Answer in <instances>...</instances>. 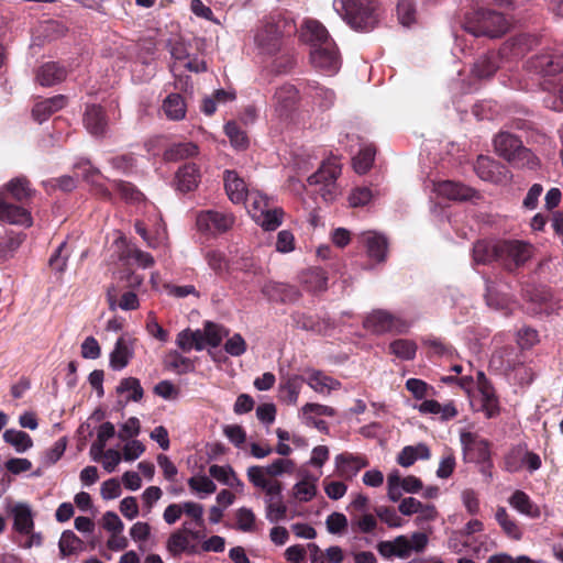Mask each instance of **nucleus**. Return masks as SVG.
Returning a JSON list of instances; mask_svg holds the SVG:
<instances>
[{"label":"nucleus","instance_id":"5fc2aeb1","mask_svg":"<svg viewBox=\"0 0 563 563\" xmlns=\"http://www.w3.org/2000/svg\"><path fill=\"white\" fill-rule=\"evenodd\" d=\"M117 393L125 395L126 401H140L143 398V388L135 377L123 378L117 387Z\"/></svg>","mask_w":563,"mask_h":563},{"label":"nucleus","instance_id":"ddd939ff","mask_svg":"<svg viewBox=\"0 0 563 563\" xmlns=\"http://www.w3.org/2000/svg\"><path fill=\"white\" fill-rule=\"evenodd\" d=\"M197 227L200 231L216 234L228 231L234 224L232 213L214 210L201 211L197 216Z\"/></svg>","mask_w":563,"mask_h":563},{"label":"nucleus","instance_id":"c03bdc74","mask_svg":"<svg viewBox=\"0 0 563 563\" xmlns=\"http://www.w3.org/2000/svg\"><path fill=\"white\" fill-rule=\"evenodd\" d=\"M162 108L169 120L180 121L186 117L187 107L179 93L168 95L163 101Z\"/></svg>","mask_w":563,"mask_h":563},{"label":"nucleus","instance_id":"13d9d810","mask_svg":"<svg viewBox=\"0 0 563 563\" xmlns=\"http://www.w3.org/2000/svg\"><path fill=\"white\" fill-rule=\"evenodd\" d=\"M389 349L393 354L405 361L413 360L417 353V344L413 341L407 339H398L393 341L389 345Z\"/></svg>","mask_w":563,"mask_h":563},{"label":"nucleus","instance_id":"6e6552de","mask_svg":"<svg viewBox=\"0 0 563 563\" xmlns=\"http://www.w3.org/2000/svg\"><path fill=\"white\" fill-rule=\"evenodd\" d=\"M341 174V164L336 158H329L322 163L319 169L307 179L310 186L320 185L319 194L324 201H331L336 196L335 180Z\"/></svg>","mask_w":563,"mask_h":563},{"label":"nucleus","instance_id":"a18cd8bd","mask_svg":"<svg viewBox=\"0 0 563 563\" xmlns=\"http://www.w3.org/2000/svg\"><path fill=\"white\" fill-rule=\"evenodd\" d=\"M58 549L60 556L67 558L85 551V542L71 530H65L58 541Z\"/></svg>","mask_w":563,"mask_h":563},{"label":"nucleus","instance_id":"4468645a","mask_svg":"<svg viewBox=\"0 0 563 563\" xmlns=\"http://www.w3.org/2000/svg\"><path fill=\"white\" fill-rule=\"evenodd\" d=\"M461 443L465 460L483 463L489 459V443L472 432L461 434Z\"/></svg>","mask_w":563,"mask_h":563},{"label":"nucleus","instance_id":"a878e982","mask_svg":"<svg viewBox=\"0 0 563 563\" xmlns=\"http://www.w3.org/2000/svg\"><path fill=\"white\" fill-rule=\"evenodd\" d=\"M365 246L367 256L377 263L384 262L387 254V241L384 235L376 232H364L360 236Z\"/></svg>","mask_w":563,"mask_h":563},{"label":"nucleus","instance_id":"680f3d73","mask_svg":"<svg viewBox=\"0 0 563 563\" xmlns=\"http://www.w3.org/2000/svg\"><path fill=\"white\" fill-rule=\"evenodd\" d=\"M236 528L242 532L256 531V516L251 508L241 507L235 511Z\"/></svg>","mask_w":563,"mask_h":563},{"label":"nucleus","instance_id":"2eb2a0df","mask_svg":"<svg viewBox=\"0 0 563 563\" xmlns=\"http://www.w3.org/2000/svg\"><path fill=\"white\" fill-rule=\"evenodd\" d=\"M299 101L298 89L290 84L278 87L273 96V108L278 118H288Z\"/></svg>","mask_w":563,"mask_h":563},{"label":"nucleus","instance_id":"39448f33","mask_svg":"<svg viewBox=\"0 0 563 563\" xmlns=\"http://www.w3.org/2000/svg\"><path fill=\"white\" fill-rule=\"evenodd\" d=\"M254 487L265 493L264 503L266 519L272 522H278L286 518L287 506L284 503L283 485L277 479H264L260 475V470H254L251 477Z\"/></svg>","mask_w":563,"mask_h":563},{"label":"nucleus","instance_id":"473e14b6","mask_svg":"<svg viewBox=\"0 0 563 563\" xmlns=\"http://www.w3.org/2000/svg\"><path fill=\"white\" fill-rule=\"evenodd\" d=\"M66 97L57 95L35 103L32 115L38 123L46 121L54 112L66 106Z\"/></svg>","mask_w":563,"mask_h":563},{"label":"nucleus","instance_id":"4d7b16f0","mask_svg":"<svg viewBox=\"0 0 563 563\" xmlns=\"http://www.w3.org/2000/svg\"><path fill=\"white\" fill-rule=\"evenodd\" d=\"M308 95L321 108H329L333 104L335 95L331 89L319 86L317 82L308 85Z\"/></svg>","mask_w":563,"mask_h":563},{"label":"nucleus","instance_id":"bf43d9fd","mask_svg":"<svg viewBox=\"0 0 563 563\" xmlns=\"http://www.w3.org/2000/svg\"><path fill=\"white\" fill-rule=\"evenodd\" d=\"M205 260L217 275H222L229 271V260L220 250H208L205 253Z\"/></svg>","mask_w":563,"mask_h":563},{"label":"nucleus","instance_id":"603ef678","mask_svg":"<svg viewBox=\"0 0 563 563\" xmlns=\"http://www.w3.org/2000/svg\"><path fill=\"white\" fill-rule=\"evenodd\" d=\"M3 440L12 445L18 453L26 452L33 446L32 438L26 432L15 429L5 430Z\"/></svg>","mask_w":563,"mask_h":563},{"label":"nucleus","instance_id":"9d476101","mask_svg":"<svg viewBox=\"0 0 563 563\" xmlns=\"http://www.w3.org/2000/svg\"><path fill=\"white\" fill-rule=\"evenodd\" d=\"M286 26L282 21L276 23H267L264 25L255 35V43L264 54H275L280 48V38L284 35H290L295 32L296 27L289 25L288 30H284Z\"/></svg>","mask_w":563,"mask_h":563},{"label":"nucleus","instance_id":"1a4fd4ad","mask_svg":"<svg viewBox=\"0 0 563 563\" xmlns=\"http://www.w3.org/2000/svg\"><path fill=\"white\" fill-rule=\"evenodd\" d=\"M364 327L376 334L387 332L401 333L407 331L409 323L399 316L393 314L386 310H375L366 317Z\"/></svg>","mask_w":563,"mask_h":563},{"label":"nucleus","instance_id":"72a5a7b5","mask_svg":"<svg viewBox=\"0 0 563 563\" xmlns=\"http://www.w3.org/2000/svg\"><path fill=\"white\" fill-rule=\"evenodd\" d=\"M66 69L55 62L43 64L37 73L36 80L41 86L49 87L63 81L66 78Z\"/></svg>","mask_w":563,"mask_h":563},{"label":"nucleus","instance_id":"f704fd0d","mask_svg":"<svg viewBox=\"0 0 563 563\" xmlns=\"http://www.w3.org/2000/svg\"><path fill=\"white\" fill-rule=\"evenodd\" d=\"M199 169L195 164H186L176 173V187L181 192H188L198 187Z\"/></svg>","mask_w":563,"mask_h":563},{"label":"nucleus","instance_id":"b1692460","mask_svg":"<svg viewBox=\"0 0 563 563\" xmlns=\"http://www.w3.org/2000/svg\"><path fill=\"white\" fill-rule=\"evenodd\" d=\"M433 186L434 191L439 196L450 200H468L476 195V191L473 188L452 180H442L435 183Z\"/></svg>","mask_w":563,"mask_h":563},{"label":"nucleus","instance_id":"9b49d317","mask_svg":"<svg viewBox=\"0 0 563 563\" xmlns=\"http://www.w3.org/2000/svg\"><path fill=\"white\" fill-rule=\"evenodd\" d=\"M510 48L503 46L498 52H490L477 58L472 74L478 79L490 78L498 69L504 68Z\"/></svg>","mask_w":563,"mask_h":563},{"label":"nucleus","instance_id":"bb28decb","mask_svg":"<svg viewBox=\"0 0 563 563\" xmlns=\"http://www.w3.org/2000/svg\"><path fill=\"white\" fill-rule=\"evenodd\" d=\"M133 340L126 336H120L110 353V366L114 371H121L128 366L133 357Z\"/></svg>","mask_w":563,"mask_h":563},{"label":"nucleus","instance_id":"f8f14e48","mask_svg":"<svg viewBox=\"0 0 563 563\" xmlns=\"http://www.w3.org/2000/svg\"><path fill=\"white\" fill-rule=\"evenodd\" d=\"M420 478L409 475L401 477L399 471L395 470L387 476V496L391 501H398L404 493L416 494L422 489Z\"/></svg>","mask_w":563,"mask_h":563},{"label":"nucleus","instance_id":"2f4dec72","mask_svg":"<svg viewBox=\"0 0 563 563\" xmlns=\"http://www.w3.org/2000/svg\"><path fill=\"white\" fill-rule=\"evenodd\" d=\"M13 527L22 534H31L34 528L33 511L30 505L18 503L11 508Z\"/></svg>","mask_w":563,"mask_h":563},{"label":"nucleus","instance_id":"de8ad7c7","mask_svg":"<svg viewBox=\"0 0 563 563\" xmlns=\"http://www.w3.org/2000/svg\"><path fill=\"white\" fill-rule=\"evenodd\" d=\"M495 519L503 531L512 540L519 541L522 538V530L518 522L512 519L505 507H498Z\"/></svg>","mask_w":563,"mask_h":563},{"label":"nucleus","instance_id":"3c124183","mask_svg":"<svg viewBox=\"0 0 563 563\" xmlns=\"http://www.w3.org/2000/svg\"><path fill=\"white\" fill-rule=\"evenodd\" d=\"M201 334L205 341V347H217L221 344L223 338L229 335V330L223 325L208 321L205 323Z\"/></svg>","mask_w":563,"mask_h":563},{"label":"nucleus","instance_id":"f03ea898","mask_svg":"<svg viewBox=\"0 0 563 563\" xmlns=\"http://www.w3.org/2000/svg\"><path fill=\"white\" fill-rule=\"evenodd\" d=\"M333 7L356 31H372L379 22L380 12L376 0H334Z\"/></svg>","mask_w":563,"mask_h":563},{"label":"nucleus","instance_id":"49530a36","mask_svg":"<svg viewBox=\"0 0 563 563\" xmlns=\"http://www.w3.org/2000/svg\"><path fill=\"white\" fill-rule=\"evenodd\" d=\"M4 195L8 192L13 199L23 203L33 195L30 181L25 177H16L10 180L4 188Z\"/></svg>","mask_w":563,"mask_h":563},{"label":"nucleus","instance_id":"c85d7f7f","mask_svg":"<svg viewBox=\"0 0 563 563\" xmlns=\"http://www.w3.org/2000/svg\"><path fill=\"white\" fill-rule=\"evenodd\" d=\"M376 548L378 553L385 559H407L411 555L409 538L406 536H398L391 541H380Z\"/></svg>","mask_w":563,"mask_h":563},{"label":"nucleus","instance_id":"58836bf2","mask_svg":"<svg viewBox=\"0 0 563 563\" xmlns=\"http://www.w3.org/2000/svg\"><path fill=\"white\" fill-rule=\"evenodd\" d=\"M300 282L308 291L318 292L327 288L328 276L322 268L311 267L301 273Z\"/></svg>","mask_w":563,"mask_h":563},{"label":"nucleus","instance_id":"423d86ee","mask_svg":"<svg viewBox=\"0 0 563 563\" xmlns=\"http://www.w3.org/2000/svg\"><path fill=\"white\" fill-rule=\"evenodd\" d=\"M495 152L515 167L533 168L537 165L533 153L523 146L520 139L508 132H500L494 139Z\"/></svg>","mask_w":563,"mask_h":563},{"label":"nucleus","instance_id":"c756f323","mask_svg":"<svg viewBox=\"0 0 563 563\" xmlns=\"http://www.w3.org/2000/svg\"><path fill=\"white\" fill-rule=\"evenodd\" d=\"M224 188L233 203L245 202L251 191L247 189L245 181L234 170L224 172Z\"/></svg>","mask_w":563,"mask_h":563},{"label":"nucleus","instance_id":"4be33fe9","mask_svg":"<svg viewBox=\"0 0 563 563\" xmlns=\"http://www.w3.org/2000/svg\"><path fill=\"white\" fill-rule=\"evenodd\" d=\"M0 220L10 224L30 227L32 218L30 212L23 207L14 206L4 198V192H0Z\"/></svg>","mask_w":563,"mask_h":563},{"label":"nucleus","instance_id":"412c9836","mask_svg":"<svg viewBox=\"0 0 563 563\" xmlns=\"http://www.w3.org/2000/svg\"><path fill=\"white\" fill-rule=\"evenodd\" d=\"M368 465L366 457L351 453H341L335 456V467L339 475L345 479H352L357 473Z\"/></svg>","mask_w":563,"mask_h":563},{"label":"nucleus","instance_id":"0eeeda50","mask_svg":"<svg viewBox=\"0 0 563 563\" xmlns=\"http://www.w3.org/2000/svg\"><path fill=\"white\" fill-rule=\"evenodd\" d=\"M498 263L508 271L522 266L533 254V245L520 240L497 242Z\"/></svg>","mask_w":563,"mask_h":563},{"label":"nucleus","instance_id":"5701e85b","mask_svg":"<svg viewBox=\"0 0 563 563\" xmlns=\"http://www.w3.org/2000/svg\"><path fill=\"white\" fill-rule=\"evenodd\" d=\"M254 470H260V475L262 476V478L272 479L271 477H279L285 473H292L295 470V462L290 459L279 457L274 460L266 466H250L246 471V475L250 482Z\"/></svg>","mask_w":563,"mask_h":563},{"label":"nucleus","instance_id":"393cba45","mask_svg":"<svg viewBox=\"0 0 563 563\" xmlns=\"http://www.w3.org/2000/svg\"><path fill=\"white\" fill-rule=\"evenodd\" d=\"M474 168L478 177L486 181L498 184L507 177L505 167L489 157L479 156Z\"/></svg>","mask_w":563,"mask_h":563},{"label":"nucleus","instance_id":"a19ab883","mask_svg":"<svg viewBox=\"0 0 563 563\" xmlns=\"http://www.w3.org/2000/svg\"><path fill=\"white\" fill-rule=\"evenodd\" d=\"M176 344L184 352H190L191 350L202 351L205 349V341L201 330L185 329L180 331L177 334Z\"/></svg>","mask_w":563,"mask_h":563},{"label":"nucleus","instance_id":"4c0bfd02","mask_svg":"<svg viewBox=\"0 0 563 563\" xmlns=\"http://www.w3.org/2000/svg\"><path fill=\"white\" fill-rule=\"evenodd\" d=\"M307 384L316 393L322 395H329L331 391L336 390L341 387V383L320 371H312L308 376Z\"/></svg>","mask_w":563,"mask_h":563},{"label":"nucleus","instance_id":"0e129e2a","mask_svg":"<svg viewBox=\"0 0 563 563\" xmlns=\"http://www.w3.org/2000/svg\"><path fill=\"white\" fill-rule=\"evenodd\" d=\"M375 157V150L365 146L360 150L358 154L353 158V167L360 175L365 174L372 167Z\"/></svg>","mask_w":563,"mask_h":563},{"label":"nucleus","instance_id":"37998d69","mask_svg":"<svg viewBox=\"0 0 563 563\" xmlns=\"http://www.w3.org/2000/svg\"><path fill=\"white\" fill-rule=\"evenodd\" d=\"M198 145L194 142H179L170 144L165 153L166 161L177 162L186 158L194 157L198 154Z\"/></svg>","mask_w":563,"mask_h":563},{"label":"nucleus","instance_id":"c9c22d12","mask_svg":"<svg viewBox=\"0 0 563 563\" xmlns=\"http://www.w3.org/2000/svg\"><path fill=\"white\" fill-rule=\"evenodd\" d=\"M115 434L114 424L107 421L101 423L97 429V439L91 444L89 455L92 461L100 462V455L106 449L107 442Z\"/></svg>","mask_w":563,"mask_h":563},{"label":"nucleus","instance_id":"6ab92c4d","mask_svg":"<svg viewBox=\"0 0 563 563\" xmlns=\"http://www.w3.org/2000/svg\"><path fill=\"white\" fill-rule=\"evenodd\" d=\"M300 479L291 487V497L298 503H309L317 495L318 477L308 471H299Z\"/></svg>","mask_w":563,"mask_h":563},{"label":"nucleus","instance_id":"e2e57ef3","mask_svg":"<svg viewBox=\"0 0 563 563\" xmlns=\"http://www.w3.org/2000/svg\"><path fill=\"white\" fill-rule=\"evenodd\" d=\"M224 132L234 148L241 151L249 146L246 133L235 122H228Z\"/></svg>","mask_w":563,"mask_h":563},{"label":"nucleus","instance_id":"f3484780","mask_svg":"<svg viewBox=\"0 0 563 563\" xmlns=\"http://www.w3.org/2000/svg\"><path fill=\"white\" fill-rule=\"evenodd\" d=\"M119 285L111 286L107 290V300L110 310L121 309L124 311L135 310L140 307V300L135 291L125 290L120 295Z\"/></svg>","mask_w":563,"mask_h":563},{"label":"nucleus","instance_id":"aec40b11","mask_svg":"<svg viewBox=\"0 0 563 563\" xmlns=\"http://www.w3.org/2000/svg\"><path fill=\"white\" fill-rule=\"evenodd\" d=\"M521 364L518 352L514 347H503L496 351L489 361V367L499 373L507 374Z\"/></svg>","mask_w":563,"mask_h":563},{"label":"nucleus","instance_id":"09e8293b","mask_svg":"<svg viewBox=\"0 0 563 563\" xmlns=\"http://www.w3.org/2000/svg\"><path fill=\"white\" fill-rule=\"evenodd\" d=\"M497 242L492 244L486 241H477L473 246V261L475 264H489L498 262Z\"/></svg>","mask_w":563,"mask_h":563},{"label":"nucleus","instance_id":"7c9ffc66","mask_svg":"<svg viewBox=\"0 0 563 563\" xmlns=\"http://www.w3.org/2000/svg\"><path fill=\"white\" fill-rule=\"evenodd\" d=\"M508 504L519 514L531 519L541 517L540 507L523 490L517 489L508 498Z\"/></svg>","mask_w":563,"mask_h":563},{"label":"nucleus","instance_id":"cd10ccee","mask_svg":"<svg viewBox=\"0 0 563 563\" xmlns=\"http://www.w3.org/2000/svg\"><path fill=\"white\" fill-rule=\"evenodd\" d=\"M478 401L481 404V410L485 412L487 418H493L499 411L498 399L494 388L488 384L483 373L478 374Z\"/></svg>","mask_w":563,"mask_h":563},{"label":"nucleus","instance_id":"774afa93","mask_svg":"<svg viewBox=\"0 0 563 563\" xmlns=\"http://www.w3.org/2000/svg\"><path fill=\"white\" fill-rule=\"evenodd\" d=\"M375 514L389 528H400L404 525V520L393 508L378 506L375 508Z\"/></svg>","mask_w":563,"mask_h":563},{"label":"nucleus","instance_id":"8fccbe9b","mask_svg":"<svg viewBox=\"0 0 563 563\" xmlns=\"http://www.w3.org/2000/svg\"><path fill=\"white\" fill-rule=\"evenodd\" d=\"M166 548L167 551L174 556H177L187 551L192 552L195 550V547L190 545L188 536L184 531L183 527L169 536Z\"/></svg>","mask_w":563,"mask_h":563},{"label":"nucleus","instance_id":"7ed1b4c3","mask_svg":"<svg viewBox=\"0 0 563 563\" xmlns=\"http://www.w3.org/2000/svg\"><path fill=\"white\" fill-rule=\"evenodd\" d=\"M463 27L474 37H499L509 27L506 18L496 11L478 9L466 15Z\"/></svg>","mask_w":563,"mask_h":563},{"label":"nucleus","instance_id":"dca6fc26","mask_svg":"<svg viewBox=\"0 0 563 563\" xmlns=\"http://www.w3.org/2000/svg\"><path fill=\"white\" fill-rule=\"evenodd\" d=\"M529 67L543 76H554L563 70V54L545 52L532 57Z\"/></svg>","mask_w":563,"mask_h":563},{"label":"nucleus","instance_id":"ea45409f","mask_svg":"<svg viewBox=\"0 0 563 563\" xmlns=\"http://www.w3.org/2000/svg\"><path fill=\"white\" fill-rule=\"evenodd\" d=\"M431 456L429 448L419 443L417 445L405 446L397 456V462L402 467L411 466L417 460H429Z\"/></svg>","mask_w":563,"mask_h":563},{"label":"nucleus","instance_id":"052dcab7","mask_svg":"<svg viewBox=\"0 0 563 563\" xmlns=\"http://www.w3.org/2000/svg\"><path fill=\"white\" fill-rule=\"evenodd\" d=\"M526 445L511 448L504 459L505 470L509 473L519 472L523 467Z\"/></svg>","mask_w":563,"mask_h":563},{"label":"nucleus","instance_id":"338daca9","mask_svg":"<svg viewBox=\"0 0 563 563\" xmlns=\"http://www.w3.org/2000/svg\"><path fill=\"white\" fill-rule=\"evenodd\" d=\"M397 14L404 26H410L416 20V7L413 0H399Z\"/></svg>","mask_w":563,"mask_h":563},{"label":"nucleus","instance_id":"79ce46f5","mask_svg":"<svg viewBox=\"0 0 563 563\" xmlns=\"http://www.w3.org/2000/svg\"><path fill=\"white\" fill-rule=\"evenodd\" d=\"M305 379L301 376H288L284 383L280 384L279 393L280 399L288 405H296L299 398Z\"/></svg>","mask_w":563,"mask_h":563},{"label":"nucleus","instance_id":"20e7f679","mask_svg":"<svg viewBox=\"0 0 563 563\" xmlns=\"http://www.w3.org/2000/svg\"><path fill=\"white\" fill-rule=\"evenodd\" d=\"M244 203L249 214L264 230L273 231L282 224L284 211L275 207L272 199L258 190H251Z\"/></svg>","mask_w":563,"mask_h":563},{"label":"nucleus","instance_id":"e433bc0d","mask_svg":"<svg viewBox=\"0 0 563 563\" xmlns=\"http://www.w3.org/2000/svg\"><path fill=\"white\" fill-rule=\"evenodd\" d=\"M262 292L268 300L275 302H287L295 298L296 290L294 287L276 282H268L262 287Z\"/></svg>","mask_w":563,"mask_h":563},{"label":"nucleus","instance_id":"69168bd1","mask_svg":"<svg viewBox=\"0 0 563 563\" xmlns=\"http://www.w3.org/2000/svg\"><path fill=\"white\" fill-rule=\"evenodd\" d=\"M169 53L175 60L174 65L170 67L172 71H175L177 67H181L190 57L189 49L183 41L169 42Z\"/></svg>","mask_w":563,"mask_h":563},{"label":"nucleus","instance_id":"a211bd4d","mask_svg":"<svg viewBox=\"0 0 563 563\" xmlns=\"http://www.w3.org/2000/svg\"><path fill=\"white\" fill-rule=\"evenodd\" d=\"M84 124L92 136H104L108 131V119L102 107L97 104L87 106L84 114Z\"/></svg>","mask_w":563,"mask_h":563},{"label":"nucleus","instance_id":"6e6d98bb","mask_svg":"<svg viewBox=\"0 0 563 563\" xmlns=\"http://www.w3.org/2000/svg\"><path fill=\"white\" fill-rule=\"evenodd\" d=\"M188 486L200 499L217 490L214 482L206 475L191 476L188 479Z\"/></svg>","mask_w":563,"mask_h":563},{"label":"nucleus","instance_id":"864d4df0","mask_svg":"<svg viewBox=\"0 0 563 563\" xmlns=\"http://www.w3.org/2000/svg\"><path fill=\"white\" fill-rule=\"evenodd\" d=\"M164 364L177 374L191 372L195 367L190 358L183 356L177 351H169L164 357Z\"/></svg>","mask_w":563,"mask_h":563},{"label":"nucleus","instance_id":"f257e3e1","mask_svg":"<svg viewBox=\"0 0 563 563\" xmlns=\"http://www.w3.org/2000/svg\"><path fill=\"white\" fill-rule=\"evenodd\" d=\"M300 38L310 46V63L321 73L334 75L341 67V57L328 30L317 20L301 25Z\"/></svg>","mask_w":563,"mask_h":563}]
</instances>
